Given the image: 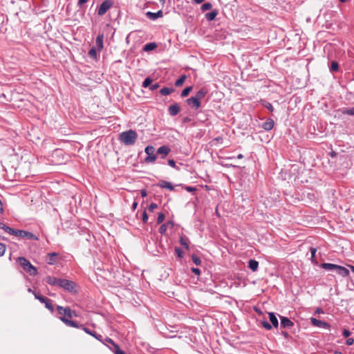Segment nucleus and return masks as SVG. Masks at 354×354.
I'll list each match as a JSON object with an SVG mask.
<instances>
[{
    "mask_svg": "<svg viewBox=\"0 0 354 354\" xmlns=\"http://www.w3.org/2000/svg\"><path fill=\"white\" fill-rule=\"evenodd\" d=\"M137 132L131 129L123 131L119 135V140L120 142L127 146L134 145L137 140Z\"/></svg>",
    "mask_w": 354,
    "mask_h": 354,
    "instance_id": "1",
    "label": "nucleus"
},
{
    "mask_svg": "<svg viewBox=\"0 0 354 354\" xmlns=\"http://www.w3.org/2000/svg\"><path fill=\"white\" fill-rule=\"evenodd\" d=\"M320 267L326 270L335 272L343 277H346L349 274V270L346 268L342 266L330 263H322L320 264Z\"/></svg>",
    "mask_w": 354,
    "mask_h": 354,
    "instance_id": "2",
    "label": "nucleus"
},
{
    "mask_svg": "<svg viewBox=\"0 0 354 354\" xmlns=\"http://www.w3.org/2000/svg\"><path fill=\"white\" fill-rule=\"evenodd\" d=\"M17 261L22 267V268L26 272H28L31 276H35L37 274V270L36 268L31 264V263L26 259L25 257H18Z\"/></svg>",
    "mask_w": 354,
    "mask_h": 354,
    "instance_id": "3",
    "label": "nucleus"
},
{
    "mask_svg": "<svg viewBox=\"0 0 354 354\" xmlns=\"http://www.w3.org/2000/svg\"><path fill=\"white\" fill-rule=\"evenodd\" d=\"M61 321L63 322L66 326L77 328L82 329L86 333L94 337L96 332L95 330H91V329L85 327L84 325L79 324L75 321H73L71 319H66L65 317H61Z\"/></svg>",
    "mask_w": 354,
    "mask_h": 354,
    "instance_id": "4",
    "label": "nucleus"
},
{
    "mask_svg": "<svg viewBox=\"0 0 354 354\" xmlns=\"http://www.w3.org/2000/svg\"><path fill=\"white\" fill-rule=\"evenodd\" d=\"M9 230L11 231L10 234L14 235L17 237L26 239L27 240H35V241L39 240L38 236L30 232L21 230H15L14 228L9 229Z\"/></svg>",
    "mask_w": 354,
    "mask_h": 354,
    "instance_id": "5",
    "label": "nucleus"
},
{
    "mask_svg": "<svg viewBox=\"0 0 354 354\" xmlns=\"http://www.w3.org/2000/svg\"><path fill=\"white\" fill-rule=\"evenodd\" d=\"M57 310L58 314L60 315L59 319L61 320V317H65L66 319H70L73 317H77V315L75 310H72L70 307H62L61 306H57Z\"/></svg>",
    "mask_w": 354,
    "mask_h": 354,
    "instance_id": "6",
    "label": "nucleus"
},
{
    "mask_svg": "<svg viewBox=\"0 0 354 354\" xmlns=\"http://www.w3.org/2000/svg\"><path fill=\"white\" fill-rule=\"evenodd\" d=\"M59 282V283L58 287L62 288L70 292H75L76 284L74 281L66 279H60Z\"/></svg>",
    "mask_w": 354,
    "mask_h": 354,
    "instance_id": "7",
    "label": "nucleus"
},
{
    "mask_svg": "<svg viewBox=\"0 0 354 354\" xmlns=\"http://www.w3.org/2000/svg\"><path fill=\"white\" fill-rule=\"evenodd\" d=\"M33 295L35 297V299H38L41 303H43L45 304V307L50 310L51 313L54 311L53 306L52 304V301L50 299L42 296L38 292H33Z\"/></svg>",
    "mask_w": 354,
    "mask_h": 354,
    "instance_id": "8",
    "label": "nucleus"
},
{
    "mask_svg": "<svg viewBox=\"0 0 354 354\" xmlns=\"http://www.w3.org/2000/svg\"><path fill=\"white\" fill-rule=\"evenodd\" d=\"M113 6L112 0H104L100 6L97 15L102 16L104 15L107 10L111 8Z\"/></svg>",
    "mask_w": 354,
    "mask_h": 354,
    "instance_id": "9",
    "label": "nucleus"
},
{
    "mask_svg": "<svg viewBox=\"0 0 354 354\" xmlns=\"http://www.w3.org/2000/svg\"><path fill=\"white\" fill-rule=\"evenodd\" d=\"M310 322L314 326L318 327V328H323L326 329H329L330 328V325L326 322L319 320L316 318L311 317L310 318Z\"/></svg>",
    "mask_w": 354,
    "mask_h": 354,
    "instance_id": "10",
    "label": "nucleus"
},
{
    "mask_svg": "<svg viewBox=\"0 0 354 354\" xmlns=\"http://www.w3.org/2000/svg\"><path fill=\"white\" fill-rule=\"evenodd\" d=\"M186 102L194 110H197L201 104V102H199L194 96L187 99Z\"/></svg>",
    "mask_w": 354,
    "mask_h": 354,
    "instance_id": "11",
    "label": "nucleus"
},
{
    "mask_svg": "<svg viewBox=\"0 0 354 354\" xmlns=\"http://www.w3.org/2000/svg\"><path fill=\"white\" fill-rule=\"evenodd\" d=\"M180 111V106L177 103L170 105L168 108L169 114L171 116L176 115Z\"/></svg>",
    "mask_w": 354,
    "mask_h": 354,
    "instance_id": "12",
    "label": "nucleus"
},
{
    "mask_svg": "<svg viewBox=\"0 0 354 354\" xmlns=\"http://www.w3.org/2000/svg\"><path fill=\"white\" fill-rule=\"evenodd\" d=\"M280 319H281V328H290L294 325L293 322L288 317H286L283 316H280Z\"/></svg>",
    "mask_w": 354,
    "mask_h": 354,
    "instance_id": "13",
    "label": "nucleus"
},
{
    "mask_svg": "<svg viewBox=\"0 0 354 354\" xmlns=\"http://www.w3.org/2000/svg\"><path fill=\"white\" fill-rule=\"evenodd\" d=\"M171 151V149L167 146L163 145L160 147L157 150V153L162 156V158H165Z\"/></svg>",
    "mask_w": 354,
    "mask_h": 354,
    "instance_id": "14",
    "label": "nucleus"
},
{
    "mask_svg": "<svg viewBox=\"0 0 354 354\" xmlns=\"http://www.w3.org/2000/svg\"><path fill=\"white\" fill-rule=\"evenodd\" d=\"M61 278H56L52 276H47L45 278V281L49 285L59 286V281Z\"/></svg>",
    "mask_w": 354,
    "mask_h": 354,
    "instance_id": "15",
    "label": "nucleus"
},
{
    "mask_svg": "<svg viewBox=\"0 0 354 354\" xmlns=\"http://www.w3.org/2000/svg\"><path fill=\"white\" fill-rule=\"evenodd\" d=\"M146 16L151 20H156L158 18L162 17L163 16V12L162 10H158L156 12H147L146 13Z\"/></svg>",
    "mask_w": 354,
    "mask_h": 354,
    "instance_id": "16",
    "label": "nucleus"
},
{
    "mask_svg": "<svg viewBox=\"0 0 354 354\" xmlns=\"http://www.w3.org/2000/svg\"><path fill=\"white\" fill-rule=\"evenodd\" d=\"M274 120L271 118L267 119V120L263 123L262 128L266 131H270L274 127Z\"/></svg>",
    "mask_w": 354,
    "mask_h": 354,
    "instance_id": "17",
    "label": "nucleus"
},
{
    "mask_svg": "<svg viewBox=\"0 0 354 354\" xmlns=\"http://www.w3.org/2000/svg\"><path fill=\"white\" fill-rule=\"evenodd\" d=\"M59 254L56 252H52L47 254V262L50 265L54 264L57 261V257Z\"/></svg>",
    "mask_w": 354,
    "mask_h": 354,
    "instance_id": "18",
    "label": "nucleus"
},
{
    "mask_svg": "<svg viewBox=\"0 0 354 354\" xmlns=\"http://www.w3.org/2000/svg\"><path fill=\"white\" fill-rule=\"evenodd\" d=\"M158 186L161 188L167 189L170 191H173L174 189V187L172 185V184L170 182L165 181V180H161L158 184Z\"/></svg>",
    "mask_w": 354,
    "mask_h": 354,
    "instance_id": "19",
    "label": "nucleus"
},
{
    "mask_svg": "<svg viewBox=\"0 0 354 354\" xmlns=\"http://www.w3.org/2000/svg\"><path fill=\"white\" fill-rule=\"evenodd\" d=\"M103 40H104V35L102 33L99 34L97 36L96 41H95L96 46H97L99 51H100L103 49V47H104Z\"/></svg>",
    "mask_w": 354,
    "mask_h": 354,
    "instance_id": "20",
    "label": "nucleus"
},
{
    "mask_svg": "<svg viewBox=\"0 0 354 354\" xmlns=\"http://www.w3.org/2000/svg\"><path fill=\"white\" fill-rule=\"evenodd\" d=\"M207 91L205 88H201L199 91H197L195 96H194L196 99H197L199 102L205 97V96L207 95Z\"/></svg>",
    "mask_w": 354,
    "mask_h": 354,
    "instance_id": "21",
    "label": "nucleus"
},
{
    "mask_svg": "<svg viewBox=\"0 0 354 354\" xmlns=\"http://www.w3.org/2000/svg\"><path fill=\"white\" fill-rule=\"evenodd\" d=\"M248 268L253 272L257 271L259 268V262L254 259H250L248 262Z\"/></svg>",
    "mask_w": 354,
    "mask_h": 354,
    "instance_id": "22",
    "label": "nucleus"
},
{
    "mask_svg": "<svg viewBox=\"0 0 354 354\" xmlns=\"http://www.w3.org/2000/svg\"><path fill=\"white\" fill-rule=\"evenodd\" d=\"M269 319L270 322L272 323V326L274 328H277L279 326V322L277 317L275 316L274 313H269Z\"/></svg>",
    "mask_w": 354,
    "mask_h": 354,
    "instance_id": "23",
    "label": "nucleus"
},
{
    "mask_svg": "<svg viewBox=\"0 0 354 354\" xmlns=\"http://www.w3.org/2000/svg\"><path fill=\"white\" fill-rule=\"evenodd\" d=\"M217 15H218V11L216 10H214L211 11L210 12L206 13L205 18L208 21H212L216 18Z\"/></svg>",
    "mask_w": 354,
    "mask_h": 354,
    "instance_id": "24",
    "label": "nucleus"
},
{
    "mask_svg": "<svg viewBox=\"0 0 354 354\" xmlns=\"http://www.w3.org/2000/svg\"><path fill=\"white\" fill-rule=\"evenodd\" d=\"M157 47V44L154 42H151L145 44L143 47V50L146 52H149L154 50Z\"/></svg>",
    "mask_w": 354,
    "mask_h": 354,
    "instance_id": "25",
    "label": "nucleus"
},
{
    "mask_svg": "<svg viewBox=\"0 0 354 354\" xmlns=\"http://www.w3.org/2000/svg\"><path fill=\"white\" fill-rule=\"evenodd\" d=\"M174 91V89L173 88H169V87H163L160 90V93L162 95H167L171 94Z\"/></svg>",
    "mask_w": 354,
    "mask_h": 354,
    "instance_id": "26",
    "label": "nucleus"
},
{
    "mask_svg": "<svg viewBox=\"0 0 354 354\" xmlns=\"http://www.w3.org/2000/svg\"><path fill=\"white\" fill-rule=\"evenodd\" d=\"M88 55L91 58H92V59H95V60H96V59H97V49H96V48H95V47H92V48L89 50V51H88Z\"/></svg>",
    "mask_w": 354,
    "mask_h": 354,
    "instance_id": "27",
    "label": "nucleus"
},
{
    "mask_svg": "<svg viewBox=\"0 0 354 354\" xmlns=\"http://www.w3.org/2000/svg\"><path fill=\"white\" fill-rule=\"evenodd\" d=\"M179 242L180 245L184 246L187 250H189L188 238L186 236H180Z\"/></svg>",
    "mask_w": 354,
    "mask_h": 354,
    "instance_id": "28",
    "label": "nucleus"
},
{
    "mask_svg": "<svg viewBox=\"0 0 354 354\" xmlns=\"http://www.w3.org/2000/svg\"><path fill=\"white\" fill-rule=\"evenodd\" d=\"M145 152L148 155V156H153V155H156L154 153L155 152V148L153 147V146H147L145 149Z\"/></svg>",
    "mask_w": 354,
    "mask_h": 354,
    "instance_id": "29",
    "label": "nucleus"
},
{
    "mask_svg": "<svg viewBox=\"0 0 354 354\" xmlns=\"http://www.w3.org/2000/svg\"><path fill=\"white\" fill-rule=\"evenodd\" d=\"M186 75H182L179 79H178L176 82H175V86H177V87H179L180 86L183 85V84L184 83L185 79H186Z\"/></svg>",
    "mask_w": 354,
    "mask_h": 354,
    "instance_id": "30",
    "label": "nucleus"
},
{
    "mask_svg": "<svg viewBox=\"0 0 354 354\" xmlns=\"http://www.w3.org/2000/svg\"><path fill=\"white\" fill-rule=\"evenodd\" d=\"M192 86H187V87H186L181 92V95H180L181 97H187L189 94V93L192 91Z\"/></svg>",
    "mask_w": 354,
    "mask_h": 354,
    "instance_id": "31",
    "label": "nucleus"
},
{
    "mask_svg": "<svg viewBox=\"0 0 354 354\" xmlns=\"http://www.w3.org/2000/svg\"><path fill=\"white\" fill-rule=\"evenodd\" d=\"M152 82V79L150 77H147L142 82V86L144 88H147L151 86Z\"/></svg>",
    "mask_w": 354,
    "mask_h": 354,
    "instance_id": "32",
    "label": "nucleus"
},
{
    "mask_svg": "<svg viewBox=\"0 0 354 354\" xmlns=\"http://www.w3.org/2000/svg\"><path fill=\"white\" fill-rule=\"evenodd\" d=\"M114 354H125V353L122 351L120 346L116 344L113 346V349H112Z\"/></svg>",
    "mask_w": 354,
    "mask_h": 354,
    "instance_id": "33",
    "label": "nucleus"
},
{
    "mask_svg": "<svg viewBox=\"0 0 354 354\" xmlns=\"http://www.w3.org/2000/svg\"><path fill=\"white\" fill-rule=\"evenodd\" d=\"M192 260L196 266L201 264V260L196 254H194L192 255Z\"/></svg>",
    "mask_w": 354,
    "mask_h": 354,
    "instance_id": "34",
    "label": "nucleus"
},
{
    "mask_svg": "<svg viewBox=\"0 0 354 354\" xmlns=\"http://www.w3.org/2000/svg\"><path fill=\"white\" fill-rule=\"evenodd\" d=\"M175 252L179 259H182L184 257L185 253L183 251V250L180 248L176 247Z\"/></svg>",
    "mask_w": 354,
    "mask_h": 354,
    "instance_id": "35",
    "label": "nucleus"
},
{
    "mask_svg": "<svg viewBox=\"0 0 354 354\" xmlns=\"http://www.w3.org/2000/svg\"><path fill=\"white\" fill-rule=\"evenodd\" d=\"M156 158H157L156 155L147 156L145 159V162L147 163L154 162L155 160H156Z\"/></svg>",
    "mask_w": 354,
    "mask_h": 354,
    "instance_id": "36",
    "label": "nucleus"
},
{
    "mask_svg": "<svg viewBox=\"0 0 354 354\" xmlns=\"http://www.w3.org/2000/svg\"><path fill=\"white\" fill-rule=\"evenodd\" d=\"M212 8V3L209 2H207V3H203L201 6V10L206 11V10H210Z\"/></svg>",
    "mask_w": 354,
    "mask_h": 354,
    "instance_id": "37",
    "label": "nucleus"
},
{
    "mask_svg": "<svg viewBox=\"0 0 354 354\" xmlns=\"http://www.w3.org/2000/svg\"><path fill=\"white\" fill-rule=\"evenodd\" d=\"M262 105L266 109H268L270 112H272L274 111L272 105L267 101H263Z\"/></svg>",
    "mask_w": 354,
    "mask_h": 354,
    "instance_id": "38",
    "label": "nucleus"
},
{
    "mask_svg": "<svg viewBox=\"0 0 354 354\" xmlns=\"http://www.w3.org/2000/svg\"><path fill=\"white\" fill-rule=\"evenodd\" d=\"M339 69V64L337 62L333 61L331 62L330 71L333 72L337 71Z\"/></svg>",
    "mask_w": 354,
    "mask_h": 354,
    "instance_id": "39",
    "label": "nucleus"
},
{
    "mask_svg": "<svg viewBox=\"0 0 354 354\" xmlns=\"http://www.w3.org/2000/svg\"><path fill=\"white\" fill-rule=\"evenodd\" d=\"M0 228L3 229L6 232H7L10 234H11V231H10L9 229H12V227L7 226L6 224H4L2 222H0Z\"/></svg>",
    "mask_w": 354,
    "mask_h": 354,
    "instance_id": "40",
    "label": "nucleus"
},
{
    "mask_svg": "<svg viewBox=\"0 0 354 354\" xmlns=\"http://www.w3.org/2000/svg\"><path fill=\"white\" fill-rule=\"evenodd\" d=\"M165 215L163 213L160 212L157 218V223L160 224L161 223H162L163 221L165 220Z\"/></svg>",
    "mask_w": 354,
    "mask_h": 354,
    "instance_id": "41",
    "label": "nucleus"
},
{
    "mask_svg": "<svg viewBox=\"0 0 354 354\" xmlns=\"http://www.w3.org/2000/svg\"><path fill=\"white\" fill-rule=\"evenodd\" d=\"M168 165L170 167L176 169L177 170H180V167L176 165V162L173 159L168 160Z\"/></svg>",
    "mask_w": 354,
    "mask_h": 354,
    "instance_id": "42",
    "label": "nucleus"
},
{
    "mask_svg": "<svg viewBox=\"0 0 354 354\" xmlns=\"http://www.w3.org/2000/svg\"><path fill=\"white\" fill-rule=\"evenodd\" d=\"M261 325L263 328H265L267 330H270L272 328L270 324L267 321H262Z\"/></svg>",
    "mask_w": 354,
    "mask_h": 354,
    "instance_id": "43",
    "label": "nucleus"
},
{
    "mask_svg": "<svg viewBox=\"0 0 354 354\" xmlns=\"http://www.w3.org/2000/svg\"><path fill=\"white\" fill-rule=\"evenodd\" d=\"M6 252V245L0 243V257L3 256Z\"/></svg>",
    "mask_w": 354,
    "mask_h": 354,
    "instance_id": "44",
    "label": "nucleus"
},
{
    "mask_svg": "<svg viewBox=\"0 0 354 354\" xmlns=\"http://www.w3.org/2000/svg\"><path fill=\"white\" fill-rule=\"evenodd\" d=\"M142 220L143 223H147L148 221V215L146 210H145L142 214Z\"/></svg>",
    "mask_w": 354,
    "mask_h": 354,
    "instance_id": "45",
    "label": "nucleus"
},
{
    "mask_svg": "<svg viewBox=\"0 0 354 354\" xmlns=\"http://www.w3.org/2000/svg\"><path fill=\"white\" fill-rule=\"evenodd\" d=\"M166 230H167V225H166V224H162V225L160 227V228H159V232H160V234H165V232H166Z\"/></svg>",
    "mask_w": 354,
    "mask_h": 354,
    "instance_id": "46",
    "label": "nucleus"
},
{
    "mask_svg": "<svg viewBox=\"0 0 354 354\" xmlns=\"http://www.w3.org/2000/svg\"><path fill=\"white\" fill-rule=\"evenodd\" d=\"M191 270L193 273H194V274L197 276H199L201 274V270L197 268H192Z\"/></svg>",
    "mask_w": 354,
    "mask_h": 354,
    "instance_id": "47",
    "label": "nucleus"
},
{
    "mask_svg": "<svg viewBox=\"0 0 354 354\" xmlns=\"http://www.w3.org/2000/svg\"><path fill=\"white\" fill-rule=\"evenodd\" d=\"M157 207H158L157 204L152 203L149 206V211L153 212L154 210V209H156Z\"/></svg>",
    "mask_w": 354,
    "mask_h": 354,
    "instance_id": "48",
    "label": "nucleus"
},
{
    "mask_svg": "<svg viewBox=\"0 0 354 354\" xmlns=\"http://www.w3.org/2000/svg\"><path fill=\"white\" fill-rule=\"evenodd\" d=\"M310 253H311V259L312 260L315 258V254L317 252V249L314 248H310Z\"/></svg>",
    "mask_w": 354,
    "mask_h": 354,
    "instance_id": "49",
    "label": "nucleus"
},
{
    "mask_svg": "<svg viewBox=\"0 0 354 354\" xmlns=\"http://www.w3.org/2000/svg\"><path fill=\"white\" fill-rule=\"evenodd\" d=\"M94 337L98 341L103 342V337L100 334H97V333L95 334Z\"/></svg>",
    "mask_w": 354,
    "mask_h": 354,
    "instance_id": "50",
    "label": "nucleus"
},
{
    "mask_svg": "<svg viewBox=\"0 0 354 354\" xmlns=\"http://www.w3.org/2000/svg\"><path fill=\"white\" fill-rule=\"evenodd\" d=\"M346 113L350 115H354V107H352L351 109H348L346 111Z\"/></svg>",
    "mask_w": 354,
    "mask_h": 354,
    "instance_id": "51",
    "label": "nucleus"
},
{
    "mask_svg": "<svg viewBox=\"0 0 354 354\" xmlns=\"http://www.w3.org/2000/svg\"><path fill=\"white\" fill-rule=\"evenodd\" d=\"M158 87H159V84H158V83H156V84H151V85L149 86V89H150L151 91H153L156 90Z\"/></svg>",
    "mask_w": 354,
    "mask_h": 354,
    "instance_id": "52",
    "label": "nucleus"
},
{
    "mask_svg": "<svg viewBox=\"0 0 354 354\" xmlns=\"http://www.w3.org/2000/svg\"><path fill=\"white\" fill-rule=\"evenodd\" d=\"M354 343V339L353 338H348L346 339V344L348 346H351Z\"/></svg>",
    "mask_w": 354,
    "mask_h": 354,
    "instance_id": "53",
    "label": "nucleus"
},
{
    "mask_svg": "<svg viewBox=\"0 0 354 354\" xmlns=\"http://www.w3.org/2000/svg\"><path fill=\"white\" fill-rule=\"evenodd\" d=\"M351 334V333L347 330V329H344L343 330V335L345 337H348V336H350Z\"/></svg>",
    "mask_w": 354,
    "mask_h": 354,
    "instance_id": "54",
    "label": "nucleus"
},
{
    "mask_svg": "<svg viewBox=\"0 0 354 354\" xmlns=\"http://www.w3.org/2000/svg\"><path fill=\"white\" fill-rule=\"evenodd\" d=\"M105 342H107V343H109L113 345V346H114V344H116L113 340L112 339H111L110 337H106L105 339Z\"/></svg>",
    "mask_w": 354,
    "mask_h": 354,
    "instance_id": "55",
    "label": "nucleus"
},
{
    "mask_svg": "<svg viewBox=\"0 0 354 354\" xmlns=\"http://www.w3.org/2000/svg\"><path fill=\"white\" fill-rule=\"evenodd\" d=\"M88 1V0H79L77 2V6L81 8L83 6V4L86 3Z\"/></svg>",
    "mask_w": 354,
    "mask_h": 354,
    "instance_id": "56",
    "label": "nucleus"
},
{
    "mask_svg": "<svg viewBox=\"0 0 354 354\" xmlns=\"http://www.w3.org/2000/svg\"><path fill=\"white\" fill-rule=\"evenodd\" d=\"M185 189H186L187 192H192L195 191V190H196V188H195V187H189V186H187V187H185Z\"/></svg>",
    "mask_w": 354,
    "mask_h": 354,
    "instance_id": "57",
    "label": "nucleus"
},
{
    "mask_svg": "<svg viewBox=\"0 0 354 354\" xmlns=\"http://www.w3.org/2000/svg\"><path fill=\"white\" fill-rule=\"evenodd\" d=\"M324 313V311L321 308H317L315 310V313H317V314H320V313Z\"/></svg>",
    "mask_w": 354,
    "mask_h": 354,
    "instance_id": "58",
    "label": "nucleus"
},
{
    "mask_svg": "<svg viewBox=\"0 0 354 354\" xmlns=\"http://www.w3.org/2000/svg\"><path fill=\"white\" fill-rule=\"evenodd\" d=\"M281 333L286 338H289L290 335L286 331H282Z\"/></svg>",
    "mask_w": 354,
    "mask_h": 354,
    "instance_id": "59",
    "label": "nucleus"
},
{
    "mask_svg": "<svg viewBox=\"0 0 354 354\" xmlns=\"http://www.w3.org/2000/svg\"><path fill=\"white\" fill-rule=\"evenodd\" d=\"M3 212V206L1 200L0 199V213Z\"/></svg>",
    "mask_w": 354,
    "mask_h": 354,
    "instance_id": "60",
    "label": "nucleus"
},
{
    "mask_svg": "<svg viewBox=\"0 0 354 354\" xmlns=\"http://www.w3.org/2000/svg\"><path fill=\"white\" fill-rule=\"evenodd\" d=\"M191 121V118H189V117H185L184 119H183V122L184 123H186V122H189Z\"/></svg>",
    "mask_w": 354,
    "mask_h": 354,
    "instance_id": "61",
    "label": "nucleus"
},
{
    "mask_svg": "<svg viewBox=\"0 0 354 354\" xmlns=\"http://www.w3.org/2000/svg\"><path fill=\"white\" fill-rule=\"evenodd\" d=\"M141 196L142 197L147 196V191L145 189L141 190Z\"/></svg>",
    "mask_w": 354,
    "mask_h": 354,
    "instance_id": "62",
    "label": "nucleus"
},
{
    "mask_svg": "<svg viewBox=\"0 0 354 354\" xmlns=\"http://www.w3.org/2000/svg\"><path fill=\"white\" fill-rule=\"evenodd\" d=\"M196 3H203L205 0H193Z\"/></svg>",
    "mask_w": 354,
    "mask_h": 354,
    "instance_id": "63",
    "label": "nucleus"
},
{
    "mask_svg": "<svg viewBox=\"0 0 354 354\" xmlns=\"http://www.w3.org/2000/svg\"><path fill=\"white\" fill-rule=\"evenodd\" d=\"M137 205H138V203L136 202H134L132 205L133 209H136Z\"/></svg>",
    "mask_w": 354,
    "mask_h": 354,
    "instance_id": "64",
    "label": "nucleus"
}]
</instances>
